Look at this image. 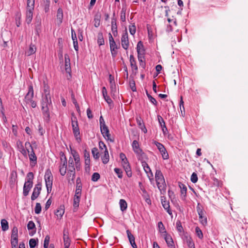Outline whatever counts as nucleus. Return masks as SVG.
I'll return each instance as SVG.
<instances>
[{
    "label": "nucleus",
    "instance_id": "nucleus-1",
    "mask_svg": "<svg viewBox=\"0 0 248 248\" xmlns=\"http://www.w3.org/2000/svg\"><path fill=\"white\" fill-rule=\"evenodd\" d=\"M41 104L42 110L43 111V115L45 118L49 120L50 116L49 108V107L51 106V100L50 96H43Z\"/></svg>",
    "mask_w": 248,
    "mask_h": 248
},
{
    "label": "nucleus",
    "instance_id": "nucleus-2",
    "mask_svg": "<svg viewBox=\"0 0 248 248\" xmlns=\"http://www.w3.org/2000/svg\"><path fill=\"white\" fill-rule=\"evenodd\" d=\"M155 178L157 187L161 193L166 192V185L163 174L160 170H156Z\"/></svg>",
    "mask_w": 248,
    "mask_h": 248
},
{
    "label": "nucleus",
    "instance_id": "nucleus-3",
    "mask_svg": "<svg viewBox=\"0 0 248 248\" xmlns=\"http://www.w3.org/2000/svg\"><path fill=\"white\" fill-rule=\"evenodd\" d=\"M71 125L72 127L73 132L76 140L77 141V142L79 143L81 141V139L79 136L80 131L78 126V123L77 118L74 113H72Z\"/></svg>",
    "mask_w": 248,
    "mask_h": 248
},
{
    "label": "nucleus",
    "instance_id": "nucleus-4",
    "mask_svg": "<svg viewBox=\"0 0 248 248\" xmlns=\"http://www.w3.org/2000/svg\"><path fill=\"white\" fill-rule=\"evenodd\" d=\"M133 150L135 153L137 155L139 160H143L145 158L146 155L142 150L140 148L139 142L137 140H134L132 144Z\"/></svg>",
    "mask_w": 248,
    "mask_h": 248
},
{
    "label": "nucleus",
    "instance_id": "nucleus-5",
    "mask_svg": "<svg viewBox=\"0 0 248 248\" xmlns=\"http://www.w3.org/2000/svg\"><path fill=\"white\" fill-rule=\"evenodd\" d=\"M45 180L46 183V186L47 189V192L48 193H49L51 191L53 182L52 174L51 171L49 169L47 170L45 172Z\"/></svg>",
    "mask_w": 248,
    "mask_h": 248
},
{
    "label": "nucleus",
    "instance_id": "nucleus-6",
    "mask_svg": "<svg viewBox=\"0 0 248 248\" xmlns=\"http://www.w3.org/2000/svg\"><path fill=\"white\" fill-rule=\"evenodd\" d=\"M25 147L29 153V157L30 160L34 163V164L37 162V157L33 151V148L29 142H26L25 143Z\"/></svg>",
    "mask_w": 248,
    "mask_h": 248
},
{
    "label": "nucleus",
    "instance_id": "nucleus-7",
    "mask_svg": "<svg viewBox=\"0 0 248 248\" xmlns=\"http://www.w3.org/2000/svg\"><path fill=\"white\" fill-rule=\"evenodd\" d=\"M61 154H62V157L61 158L62 163L59 166V171L60 174L62 176H64L66 173L67 162L64 154L62 152Z\"/></svg>",
    "mask_w": 248,
    "mask_h": 248
},
{
    "label": "nucleus",
    "instance_id": "nucleus-8",
    "mask_svg": "<svg viewBox=\"0 0 248 248\" xmlns=\"http://www.w3.org/2000/svg\"><path fill=\"white\" fill-rule=\"evenodd\" d=\"M155 144L157 146V149L161 153L162 158L164 159H167L169 158V154L167 153L164 146L161 143L157 141H155Z\"/></svg>",
    "mask_w": 248,
    "mask_h": 248
},
{
    "label": "nucleus",
    "instance_id": "nucleus-9",
    "mask_svg": "<svg viewBox=\"0 0 248 248\" xmlns=\"http://www.w3.org/2000/svg\"><path fill=\"white\" fill-rule=\"evenodd\" d=\"M74 158L70 157L68 161V171L70 175H72L71 181L74 182L75 178V168L74 167Z\"/></svg>",
    "mask_w": 248,
    "mask_h": 248
},
{
    "label": "nucleus",
    "instance_id": "nucleus-10",
    "mask_svg": "<svg viewBox=\"0 0 248 248\" xmlns=\"http://www.w3.org/2000/svg\"><path fill=\"white\" fill-rule=\"evenodd\" d=\"M121 44L122 47L124 49H127L129 46V40L128 37V33L126 29H125V32L124 33L122 36Z\"/></svg>",
    "mask_w": 248,
    "mask_h": 248
},
{
    "label": "nucleus",
    "instance_id": "nucleus-11",
    "mask_svg": "<svg viewBox=\"0 0 248 248\" xmlns=\"http://www.w3.org/2000/svg\"><path fill=\"white\" fill-rule=\"evenodd\" d=\"M41 186L42 185L41 183H38L35 186L31 196V200L32 201L35 200L40 195L42 188Z\"/></svg>",
    "mask_w": 248,
    "mask_h": 248
},
{
    "label": "nucleus",
    "instance_id": "nucleus-12",
    "mask_svg": "<svg viewBox=\"0 0 248 248\" xmlns=\"http://www.w3.org/2000/svg\"><path fill=\"white\" fill-rule=\"evenodd\" d=\"M100 130L103 136L106 140H109L111 142H114V139L110 138V134H109V131L107 126L101 127Z\"/></svg>",
    "mask_w": 248,
    "mask_h": 248
},
{
    "label": "nucleus",
    "instance_id": "nucleus-13",
    "mask_svg": "<svg viewBox=\"0 0 248 248\" xmlns=\"http://www.w3.org/2000/svg\"><path fill=\"white\" fill-rule=\"evenodd\" d=\"M122 164L127 176L131 177L132 175V172L127 159H126V160H122Z\"/></svg>",
    "mask_w": 248,
    "mask_h": 248
},
{
    "label": "nucleus",
    "instance_id": "nucleus-14",
    "mask_svg": "<svg viewBox=\"0 0 248 248\" xmlns=\"http://www.w3.org/2000/svg\"><path fill=\"white\" fill-rule=\"evenodd\" d=\"M33 87L32 86H30L29 87L28 92L26 95L25 97V102L26 104H29L31 101H32V98L33 97Z\"/></svg>",
    "mask_w": 248,
    "mask_h": 248
},
{
    "label": "nucleus",
    "instance_id": "nucleus-15",
    "mask_svg": "<svg viewBox=\"0 0 248 248\" xmlns=\"http://www.w3.org/2000/svg\"><path fill=\"white\" fill-rule=\"evenodd\" d=\"M74 160L75 162L76 168L77 170H80V157L78 154L75 150L72 151Z\"/></svg>",
    "mask_w": 248,
    "mask_h": 248
},
{
    "label": "nucleus",
    "instance_id": "nucleus-16",
    "mask_svg": "<svg viewBox=\"0 0 248 248\" xmlns=\"http://www.w3.org/2000/svg\"><path fill=\"white\" fill-rule=\"evenodd\" d=\"M111 30L114 36L117 35V26L116 23V18L115 17V13H113L111 19Z\"/></svg>",
    "mask_w": 248,
    "mask_h": 248
},
{
    "label": "nucleus",
    "instance_id": "nucleus-17",
    "mask_svg": "<svg viewBox=\"0 0 248 248\" xmlns=\"http://www.w3.org/2000/svg\"><path fill=\"white\" fill-rule=\"evenodd\" d=\"M65 59V70L66 73L70 74L71 72V66H70V60L68 54H65L64 55Z\"/></svg>",
    "mask_w": 248,
    "mask_h": 248
},
{
    "label": "nucleus",
    "instance_id": "nucleus-18",
    "mask_svg": "<svg viewBox=\"0 0 248 248\" xmlns=\"http://www.w3.org/2000/svg\"><path fill=\"white\" fill-rule=\"evenodd\" d=\"M126 233L129 241L133 248H137V245L135 242V237L131 233L129 230H126Z\"/></svg>",
    "mask_w": 248,
    "mask_h": 248
},
{
    "label": "nucleus",
    "instance_id": "nucleus-19",
    "mask_svg": "<svg viewBox=\"0 0 248 248\" xmlns=\"http://www.w3.org/2000/svg\"><path fill=\"white\" fill-rule=\"evenodd\" d=\"M108 38H109L110 51H112L114 50H117V49H118L119 47L116 44V43H115V42L110 33H109V34H108Z\"/></svg>",
    "mask_w": 248,
    "mask_h": 248
},
{
    "label": "nucleus",
    "instance_id": "nucleus-20",
    "mask_svg": "<svg viewBox=\"0 0 248 248\" xmlns=\"http://www.w3.org/2000/svg\"><path fill=\"white\" fill-rule=\"evenodd\" d=\"M164 239L168 246L170 247L174 248V242L172 240L171 236L170 234H168L166 233V234H164Z\"/></svg>",
    "mask_w": 248,
    "mask_h": 248
},
{
    "label": "nucleus",
    "instance_id": "nucleus-21",
    "mask_svg": "<svg viewBox=\"0 0 248 248\" xmlns=\"http://www.w3.org/2000/svg\"><path fill=\"white\" fill-rule=\"evenodd\" d=\"M34 9L31 8L27 7V13H26V22L28 24H29L32 18V11Z\"/></svg>",
    "mask_w": 248,
    "mask_h": 248
},
{
    "label": "nucleus",
    "instance_id": "nucleus-22",
    "mask_svg": "<svg viewBox=\"0 0 248 248\" xmlns=\"http://www.w3.org/2000/svg\"><path fill=\"white\" fill-rule=\"evenodd\" d=\"M63 19V11L61 8H59L57 10V24L60 25L62 22Z\"/></svg>",
    "mask_w": 248,
    "mask_h": 248
},
{
    "label": "nucleus",
    "instance_id": "nucleus-23",
    "mask_svg": "<svg viewBox=\"0 0 248 248\" xmlns=\"http://www.w3.org/2000/svg\"><path fill=\"white\" fill-rule=\"evenodd\" d=\"M179 186L181 189V197L183 199H184L186 195V186L185 185L181 182H179Z\"/></svg>",
    "mask_w": 248,
    "mask_h": 248
},
{
    "label": "nucleus",
    "instance_id": "nucleus-24",
    "mask_svg": "<svg viewBox=\"0 0 248 248\" xmlns=\"http://www.w3.org/2000/svg\"><path fill=\"white\" fill-rule=\"evenodd\" d=\"M130 65L132 68L133 72H134V71L135 70V74L137 73L138 71V66L136 64V60L133 56V55H131L130 56Z\"/></svg>",
    "mask_w": 248,
    "mask_h": 248
},
{
    "label": "nucleus",
    "instance_id": "nucleus-25",
    "mask_svg": "<svg viewBox=\"0 0 248 248\" xmlns=\"http://www.w3.org/2000/svg\"><path fill=\"white\" fill-rule=\"evenodd\" d=\"M33 185L31 184H29L27 183H25L24 187H23V195L25 196H27L32 188Z\"/></svg>",
    "mask_w": 248,
    "mask_h": 248
},
{
    "label": "nucleus",
    "instance_id": "nucleus-26",
    "mask_svg": "<svg viewBox=\"0 0 248 248\" xmlns=\"http://www.w3.org/2000/svg\"><path fill=\"white\" fill-rule=\"evenodd\" d=\"M84 158H85V169L87 170V168H90V153L89 152H87L86 150L84 151Z\"/></svg>",
    "mask_w": 248,
    "mask_h": 248
},
{
    "label": "nucleus",
    "instance_id": "nucleus-27",
    "mask_svg": "<svg viewBox=\"0 0 248 248\" xmlns=\"http://www.w3.org/2000/svg\"><path fill=\"white\" fill-rule=\"evenodd\" d=\"M80 195H75L74 197V203H73V207H74V211H76L77 208L79 206V203L80 202Z\"/></svg>",
    "mask_w": 248,
    "mask_h": 248
},
{
    "label": "nucleus",
    "instance_id": "nucleus-28",
    "mask_svg": "<svg viewBox=\"0 0 248 248\" xmlns=\"http://www.w3.org/2000/svg\"><path fill=\"white\" fill-rule=\"evenodd\" d=\"M161 203L162 204V206H163L164 208L167 210V212L168 213L169 215H171L172 213L171 210L170 209V204L169 202L165 200L161 199Z\"/></svg>",
    "mask_w": 248,
    "mask_h": 248
},
{
    "label": "nucleus",
    "instance_id": "nucleus-29",
    "mask_svg": "<svg viewBox=\"0 0 248 248\" xmlns=\"http://www.w3.org/2000/svg\"><path fill=\"white\" fill-rule=\"evenodd\" d=\"M78 180H80V178L79 177L76 180L77 186L75 195H78L81 196L82 190V185L81 183H80V182H78Z\"/></svg>",
    "mask_w": 248,
    "mask_h": 248
},
{
    "label": "nucleus",
    "instance_id": "nucleus-30",
    "mask_svg": "<svg viewBox=\"0 0 248 248\" xmlns=\"http://www.w3.org/2000/svg\"><path fill=\"white\" fill-rule=\"evenodd\" d=\"M137 51L138 54H144V49L143 48V45L141 41H139L137 46Z\"/></svg>",
    "mask_w": 248,
    "mask_h": 248
},
{
    "label": "nucleus",
    "instance_id": "nucleus-31",
    "mask_svg": "<svg viewBox=\"0 0 248 248\" xmlns=\"http://www.w3.org/2000/svg\"><path fill=\"white\" fill-rule=\"evenodd\" d=\"M36 48L35 45L31 44L29 49L26 51V54L28 56H31V55L34 54L36 52Z\"/></svg>",
    "mask_w": 248,
    "mask_h": 248
},
{
    "label": "nucleus",
    "instance_id": "nucleus-32",
    "mask_svg": "<svg viewBox=\"0 0 248 248\" xmlns=\"http://www.w3.org/2000/svg\"><path fill=\"white\" fill-rule=\"evenodd\" d=\"M109 154L107 149L105 150L104 155L102 156V160L104 164H106L109 161Z\"/></svg>",
    "mask_w": 248,
    "mask_h": 248
},
{
    "label": "nucleus",
    "instance_id": "nucleus-33",
    "mask_svg": "<svg viewBox=\"0 0 248 248\" xmlns=\"http://www.w3.org/2000/svg\"><path fill=\"white\" fill-rule=\"evenodd\" d=\"M27 228L29 230L35 229L33 232L30 233V235L32 236L36 232V228L34 223L32 221H30L28 223Z\"/></svg>",
    "mask_w": 248,
    "mask_h": 248
},
{
    "label": "nucleus",
    "instance_id": "nucleus-34",
    "mask_svg": "<svg viewBox=\"0 0 248 248\" xmlns=\"http://www.w3.org/2000/svg\"><path fill=\"white\" fill-rule=\"evenodd\" d=\"M138 58L140 62V66L144 69L145 68L146 63L144 61V54H138Z\"/></svg>",
    "mask_w": 248,
    "mask_h": 248
},
{
    "label": "nucleus",
    "instance_id": "nucleus-35",
    "mask_svg": "<svg viewBox=\"0 0 248 248\" xmlns=\"http://www.w3.org/2000/svg\"><path fill=\"white\" fill-rule=\"evenodd\" d=\"M34 178V174L32 172H29L26 177L25 183L31 184L33 185V179Z\"/></svg>",
    "mask_w": 248,
    "mask_h": 248
},
{
    "label": "nucleus",
    "instance_id": "nucleus-36",
    "mask_svg": "<svg viewBox=\"0 0 248 248\" xmlns=\"http://www.w3.org/2000/svg\"><path fill=\"white\" fill-rule=\"evenodd\" d=\"M121 210L123 212L126 210L127 207V204L126 201L124 199H121L119 202Z\"/></svg>",
    "mask_w": 248,
    "mask_h": 248
},
{
    "label": "nucleus",
    "instance_id": "nucleus-37",
    "mask_svg": "<svg viewBox=\"0 0 248 248\" xmlns=\"http://www.w3.org/2000/svg\"><path fill=\"white\" fill-rule=\"evenodd\" d=\"M97 43L99 46L104 45V40L102 32H99L97 35Z\"/></svg>",
    "mask_w": 248,
    "mask_h": 248
},
{
    "label": "nucleus",
    "instance_id": "nucleus-38",
    "mask_svg": "<svg viewBox=\"0 0 248 248\" xmlns=\"http://www.w3.org/2000/svg\"><path fill=\"white\" fill-rule=\"evenodd\" d=\"M64 206H61L55 212V215L57 217H62L64 214Z\"/></svg>",
    "mask_w": 248,
    "mask_h": 248
},
{
    "label": "nucleus",
    "instance_id": "nucleus-39",
    "mask_svg": "<svg viewBox=\"0 0 248 248\" xmlns=\"http://www.w3.org/2000/svg\"><path fill=\"white\" fill-rule=\"evenodd\" d=\"M1 225L2 230L3 231H7L9 228L8 223L5 219H2L1 220Z\"/></svg>",
    "mask_w": 248,
    "mask_h": 248
},
{
    "label": "nucleus",
    "instance_id": "nucleus-40",
    "mask_svg": "<svg viewBox=\"0 0 248 248\" xmlns=\"http://www.w3.org/2000/svg\"><path fill=\"white\" fill-rule=\"evenodd\" d=\"M126 7L123 6L122 7L121 12V16H120V19L122 22H125V14H126Z\"/></svg>",
    "mask_w": 248,
    "mask_h": 248
},
{
    "label": "nucleus",
    "instance_id": "nucleus-41",
    "mask_svg": "<svg viewBox=\"0 0 248 248\" xmlns=\"http://www.w3.org/2000/svg\"><path fill=\"white\" fill-rule=\"evenodd\" d=\"M186 242L189 248H195V245L190 237H186Z\"/></svg>",
    "mask_w": 248,
    "mask_h": 248
},
{
    "label": "nucleus",
    "instance_id": "nucleus-42",
    "mask_svg": "<svg viewBox=\"0 0 248 248\" xmlns=\"http://www.w3.org/2000/svg\"><path fill=\"white\" fill-rule=\"evenodd\" d=\"M158 227L160 232L162 233H164V234H166L167 233V232L165 230V227L161 221H160L158 223Z\"/></svg>",
    "mask_w": 248,
    "mask_h": 248
},
{
    "label": "nucleus",
    "instance_id": "nucleus-43",
    "mask_svg": "<svg viewBox=\"0 0 248 248\" xmlns=\"http://www.w3.org/2000/svg\"><path fill=\"white\" fill-rule=\"evenodd\" d=\"M203 212L202 214H198L199 216L200 221L203 225H205L207 224V218L203 216Z\"/></svg>",
    "mask_w": 248,
    "mask_h": 248
},
{
    "label": "nucleus",
    "instance_id": "nucleus-44",
    "mask_svg": "<svg viewBox=\"0 0 248 248\" xmlns=\"http://www.w3.org/2000/svg\"><path fill=\"white\" fill-rule=\"evenodd\" d=\"M63 239L64 246V248H69L71 243V240L69 237L63 238Z\"/></svg>",
    "mask_w": 248,
    "mask_h": 248
},
{
    "label": "nucleus",
    "instance_id": "nucleus-45",
    "mask_svg": "<svg viewBox=\"0 0 248 248\" xmlns=\"http://www.w3.org/2000/svg\"><path fill=\"white\" fill-rule=\"evenodd\" d=\"M129 86H130L131 89L132 90V91L133 92L136 91V87L135 82L134 79L131 78H130Z\"/></svg>",
    "mask_w": 248,
    "mask_h": 248
},
{
    "label": "nucleus",
    "instance_id": "nucleus-46",
    "mask_svg": "<svg viewBox=\"0 0 248 248\" xmlns=\"http://www.w3.org/2000/svg\"><path fill=\"white\" fill-rule=\"evenodd\" d=\"M18 237V229L16 227H14L12 230L11 238H17Z\"/></svg>",
    "mask_w": 248,
    "mask_h": 248
},
{
    "label": "nucleus",
    "instance_id": "nucleus-47",
    "mask_svg": "<svg viewBox=\"0 0 248 248\" xmlns=\"http://www.w3.org/2000/svg\"><path fill=\"white\" fill-rule=\"evenodd\" d=\"M92 153L94 159H97L99 158V153L96 148H93L92 149Z\"/></svg>",
    "mask_w": 248,
    "mask_h": 248
},
{
    "label": "nucleus",
    "instance_id": "nucleus-48",
    "mask_svg": "<svg viewBox=\"0 0 248 248\" xmlns=\"http://www.w3.org/2000/svg\"><path fill=\"white\" fill-rule=\"evenodd\" d=\"M37 244V240H36L35 239H31L29 241V245L30 248H34Z\"/></svg>",
    "mask_w": 248,
    "mask_h": 248
},
{
    "label": "nucleus",
    "instance_id": "nucleus-49",
    "mask_svg": "<svg viewBox=\"0 0 248 248\" xmlns=\"http://www.w3.org/2000/svg\"><path fill=\"white\" fill-rule=\"evenodd\" d=\"M157 117H158V120L159 123L160 124V126H161V127L164 126V127L165 128V129L166 130H167V128L165 125V123L163 119L162 118V117L160 116H158Z\"/></svg>",
    "mask_w": 248,
    "mask_h": 248
},
{
    "label": "nucleus",
    "instance_id": "nucleus-50",
    "mask_svg": "<svg viewBox=\"0 0 248 248\" xmlns=\"http://www.w3.org/2000/svg\"><path fill=\"white\" fill-rule=\"evenodd\" d=\"M41 205L40 203H36L34 209V212L35 214H39L41 212Z\"/></svg>",
    "mask_w": 248,
    "mask_h": 248
},
{
    "label": "nucleus",
    "instance_id": "nucleus-51",
    "mask_svg": "<svg viewBox=\"0 0 248 248\" xmlns=\"http://www.w3.org/2000/svg\"><path fill=\"white\" fill-rule=\"evenodd\" d=\"M50 240V237L49 235H46L45 237L44 242V248H48L49 245V242Z\"/></svg>",
    "mask_w": 248,
    "mask_h": 248
},
{
    "label": "nucleus",
    "instance_id": "nucleus-52",
    "mask_svg": "<svg viewBox=\"0 0 248 248\" xmlns=\"http://www.w3.org/2000/svg\"><path fill=\"white\" fill-rule=\"evenodd\" d=\"M195 231L196 233L197 234V235L198 236V237L200 239H202L203 238V234L201 231V230L200 229L199 227H197L195 228Z\"/></svg>",
    "mask_w": 248,
    "mask_h": 248
},
{
    "label": "nucleus",
    "instance_id": "nucleus-53",
    "mask_svg": "<svg viewBox=\"0 0 248 248\" xmlns=\"http://www.w3.org/2000/svg\"><path fill=\"white\" fill-rule=\"evenodd\" d=\"M176 228H177V231L179 232H182L183 231V228L182 226L181 221L179 220H178L176 222Z\"/></svg>",
    "mask_w": 248,
    "mask_h": 248
},
{
    "label": "nucleus",
    "instance_id": "nucleus-54",
    "mask_svg": "<svg viewBox=\"0 0 248 248\" xmlns=\"http://www.w3.org/2000/svg\"><path fill=\"white\" fill-rule=\"evenodd\" d=\"M11 243L12 248H13V247L14 248H17V246L18 244L17 238H11Z\"/></svg>",
    "mask_w": 248,
    "mask_h": 248
},
{
    "label": "nucleus",
    "instance_id": "nucleus-55",
    "mask_svg": "<svg viewBox=\"0 0 248 248\" xmlns=\"http://www.w3.org/2000/svg\"><path fill=\"white\" fill-rule=\"evenodd\" d=\"M100 174L97 172H94L92 176V180L96 182L100 178Z\"/></svg>",
    "mask_w": 248,
    "mask_h": 248
},
{
    "label": "nucleus",
    "instance_id": "nucleus-56",
    "mask_svg": "<svg viewBox=\"0 0 248 248\" xmlns=\"http://www.w3.org/2000/svg\"><path fill=\"white\" fill-rule=\"evenodd\" d=\"M35 0H27V7L34 9Z\"/></svg>",
    "mask_w": 248,
    "mask_h": 248
},
{
    "label": "nucleus",
    "instance_id": "nucleus-57",
    "mask_svg": "<svg viewBox=\"0 0 248 248\" xmlns=\"http://www.w3.org/2000/svg\"><path fill=\"white\" fill-rule=\"evenodd\" d=\"M114 171L117 174V176L119 178H122L123 177V171L121 169L119 168H115Z\"/></svg>",
    "mask_w": 248,
    "mask_h": 248
},
{
    "label": "nucleus",
    "instance_id": "nucleus-58",
    "mask_svg": "<svg viewBox=\"0 0 248 248\" xmlns=\"http://www.w3.org/2000/svg\"><path fill=\"white\" fill-rule=\"evenodd\" d=\"M129 30L131 34L134 35L136 32V26L135 24L129 26Z\"/></svg>",
    "mask_w": 248,
    "mask_h": 248
},
{
    "label": "nucleus",
    "instance_id": "nucleus-59",
    "mask_svg": "<svg viewBox=\"0 0 248 248\" xmlns=\"http://www.w3.org/2000/svg\"><path fill=\"white\" fill-rule=\"evenodd\" d=\"M191 181L193 183H195L198 181V176L195 172H193L191 176Z\"/></svg>",
    "mask_w": 248,
    "mask_h": 248
},
{
    "label": "nucleus",
    "instance_id": "nucleus-60",
    "mask_svg": "<svg viewBox=\"0 0 248 248\" xmlns=\"http://www.w3.org/2000/svg\"><path fill=\"white\" fill-rule=\"evenodd\" d=\"M44 93L45 95L46 96H50V93H49V87L48 85H47L46 84H44Z\"/></svg>",
    "mask_w": 248,
    "mask_h": 248
},
{
    "label": "nucleus",
    "instance_id": "nucleus-61",
    "mask_svg": "<svg viewBox=\"0 0 248 248\" xmlns=\"http://www.w3.org/2000/svg\"><path fill=\"white\" fill-rule=\"evenodd\" d=\"M136 121L139 127H141L144 124L143 123L141 118L140 117H138L136 118Z\"/></svg>",
    "mask_w": 248,
    "mask_h": 248
},
{
    "label": "nucleus",
    "instance_id": "nucleus-62",
    "mask_svg": "<svg viewBox=\"0 0 248 248\" xmlns=\"http://www.w3.org/2000/svg\"><path fill=\"white\" fill-rule=\"evenodd\" d=\"M20 148V152L25 156H27V149H25L23 146L21 144Z\"/></svg>",
    "mask_w": 248,
    "mask_h": 248
},
{
    "label": "nucleus",
    "instance_id": "nucleus-63",
    "mask_svg": "<svg viewBox=\"0 0 248 248\" xmlns=\"http://www.w3.org/2000/svg\"><path fill=\"white\" fill-rule=\"evenodd\" d=\"M99 122H100V128L107 126L105 124V121L104 120V119L102 116H100L99 119Z\"/></svg>",
    "mask_w": 248,
    "mask_h": 248
},
{
    "label": "nucleus",
    "instance_id": "nucleus-64",
    "mask_svg": "<svg viewBox=\"0 0 248 248\" xmlns=\"http://www.w3.org/2000/svg\"><path fill=\"white\" fill-rule=\"evenodd\" d=\"M148 99L150 102L154 105L156 106L157 105V101H156L155 99L152 97L151 95H148Z\"/></svg>",
    "mask_w": 248,
    "mask_h": 248
}]
</instances>
